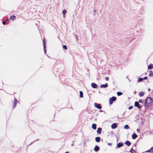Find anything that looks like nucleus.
Here are the masks:
<instances>
[{
    "instance_id": "aec40b11",
    "label": "nucleus",
    "mask_w": 153,
    "mask_h": 153,
    "mask_svg": "<svg viewBox=\"0 0 153 153\" xmlns=\"http://www.w3.org/2000/svg\"><path fill=\"white\" fill-rule=\"evenodd\" d=\"M16 17L14 16H11L10 17V19L13 20H14L16 19Z\"/></svg>"
},
{
    "instance_id": "dca6fc26",
    "label": "nucleus",
    "mask_w": 153,
    "mask_h": 153,
    "mask_svg": "<svg viewBox=\"0 0 153 153\" xmlns=\"http://www.w3.org/2000/svg\"><path fill=\"white\" fill-rule=\"evenodd\" d=\"M97 125L96 124L93 123L92 126V128L93 129L95 130L96 128Z\"/></svg>"
},
{
    "instance_id": "a878e982",
    "label": "nucleus",
    "mask_w": 153,
    "mask_h": 153,
    "mask_svg": "<svg viewBox=\"0 0 153 153\" xmlns=\"http://www.w3.org/2000/svg\"><path fill=\"white\" fill-rule=\"evenodd\" d=\"M63 48L64 49H65L66 50H67V46L66 45H63Z\"/></svg>"
},
{
    "instance_id": "f8f14e48",
    "label": "nucleus",
    "mask_w": 153,
    "mask_h": 153,
    "mask_svg": "<svg viewBox=\"0 0 153 153\" xmlns=\"http://www.w3.org/2000/svg\"><path fill=\"white\" fill-rule=\"evenodd\" d=\"M137 135L135 133L133 134L132 135V138L135 139L137 137Z\"/></svg>"
},
{
    "instance_id": "f3484780",
    "label": "nucleus",
    "mask_w": 153,
    "mask_h": 153,
    "mask_svg": "<svg viewBox=\"0 0 153 153\" xmlns=\"http://www.w3.org/2000/svg\"><path fill=\"white\" fill-rule=\"evenodd\" d=\"M146 152H153V147H152L149 150L146 151Z\"/></svg>"
},
{
    "instance_id": "7ed1b4c3",
    "label": "nucleus",
    "mask_w": 153,
    "mask_h": 153,
    "mask_svg": "<svg viewBox=\"0 0 153 153\" xmlns=\"http://www.w3.org/2000/svg\"><path fill=\"white\" fill-rule=\"evenodd\" d=\"M94 106L96 108L99 109H100L102 108L100 104L95 103L94 104Z\"/></svg>"
},
{
    "instance_id": "393cba45",
    "label": "nucleus",
    "mask_w": 153,
    "mask_h": 153,
    "mask_svg": "<svg viewBox=\"0 0 153 153\" xmlns=\"http://www.w3.org/2000/svg\"><path fill=\"white\" fill-rule=\"evenodd\" d=\"M143 78H140L138 79V82H140L143 80Z\"/></svg>"
},
{
    "instance_id": "ddd939ff",
    "label": "nucleus",
    "mask_w": 153,
    "mask_h": 153,
    "mask_svg": "<svg viewBox=\"0 0 153 153\" xmlns=\"http://www.w3.org/2000/svg\"><path fill=\"white\" fill-rule=\"evenodd\" d=\"M148 68L149 69H152L153 68V65L152 64H150L148 66Z\"/></svg>"
},
{
    "instance_id": "ea45409f",
    "label": "nucleus",
    "mask_w": 153,
    "mask_h": 153,
    "mask_svg": "<svg viewBox=\"0 0 153 153\" xmlns=\"http://www.w3.org/2000/svg\"><path fill=\"white\" fill-rule=\"evenodd\" d=\"M65 153H69V152H68V151H67V152H65Z\"/></svg>"
},
{
    "instance_id": "58836bf2",
    "label": "nucleus",
    "mask_w": 153,
    "mask_h": 153,
    "mask_svg": "<svg viewBox=\"0 0 153 153\" xmlns=\"http://www.w3.org/2000/svg\"><path fill=\"white\" fill-rule=\"evenodd\" d=\"M33 142H32L31 143H30V145H31V144L32 143H33Z\"/></svg>"
},
{
    "instance_id": "a18cd8bd",
    "label": "nucleus",
    "mask_w": 153,
    "mask_h": 153,
    "mask_svg": "<svg viewBox=\"0 0 153 153\" xmlns=\"http://www.w3.org/2000/svg\"><path fill=\"white\" fill-rule=\"evenodd\" d=\"M8 20V19H7V20Z\"/></svg>"
},
{
    "instance_id": "473e14b6",
    "label": "nucleus",
    "mask_w": 153,
    "mask_h": 153,
    "mask_svg": "<svg viewBox=\"0 0 153 153\" xmlns=\"http://www.w3.org/2000/svg\"><path fill=\"white\" fill-rule=\"evenodd\" d=\"M137 132H138L139 133H140V128H137Z\"/></svg>"
},
{
    "instance_id": "6e6552de",
    "label": "nucleus",
    "mask_w": 153,
    "mask_h": 153,
    "mask_svg": "<svg viewBox=\"0 0 153 153\" xmlns=\"http://www.w3.org/2000/svg\"><path fill=\"white\" fill-rule=\"evenodd\" d=\"M91 86L94 88H97V85L94 83H92L91 84Z\"/></svg>"
},
{
    "instance_id": "4c0bfd02",
    "label": "nucleus",
    "mask_w": 153,
    "mask_h": 153,
    "mask_svg": "<svg viewBox=\"0 0 153 153\" xmlns=\"http://www.w3.org/2000/svg\"><path fill=\"white\" fill-rule=\"evenodd\" d=\"M150 90H151L149 88V89H148V91H150Z\"/></svg>"
},
{
    "instance_id": "c85d7f7f",
    "label": "nucleus",
    "mask_w": 153,
    "mask_h": 153,
    "mask_svg": "<svg viewBox=\"0 0 153 153\" xmlns=\"http://www.w3.org/2000/svg\"><path fill=\"white\" fill-rule=\"evenodd\" d=\"M133 108V106H129V107L128 108V109L129 110H130V109H132Z\"/></svg>"
},
{
    "instance_id": "c9c22d12",
    "label": "nucleus",
    "mask_w": 153,
    "mask_h": 153,
    "mask_svg": "<svg viewBox=\"0 0 153 153\" xmlns=\"http://www.w3.org/2000/svg\"><path fill=\"white\" fill-rule=\"evenodd\" d=\"M108 145H110V146H111L112 145V143H108Z\"/></svg>"
},
{
    "instance_id": "a211bd4d",
    "label": "nucleus",
    "mask_w": 153,
    "mask_h": 153,
    "mask_svg": "<svg viewBox=\"0 0 153 153\" xmlns=\"http://www.w3.org/2000/svg\"><path fill=\"white\" fill-rule=\"evenodd\" d=\"M144 94L143 92L142 91L139 93V95L140 97H143L144 95Z\"/></svg>"
},
{
    "instance_id": "6ab92c4d",
    "label": "nucleus",
    "mask_w": 153,
    "mask_h": 153,
    "mask_svg": "<svg viewBox=\"0 0 153 153\" xmlns=\"http://www.w3.org/2000/svg\"><path fill=\"white\" fill-rule=\"evenodd\" d=\"M79 95L80 98H82L83 97V93L82 91H80L79 92Z\"/></svg>"
},
{
    "instance_id": "9b49d317",
    "label": "nucleus",
    "mask_w": 153,
    "mask_h": 153,
    "mask_svg": "<svg viewBox=\"0 0 153 153\" xmlns=\"http://www.w3.org/2000/svg\"><path fill=\"white\" fill-rule=\"evenodd\" d=\"M100 149V148L99 147L97 146H96L94 148V150L95 152H97Z\"/></svg>"
},
{
    "instance_id": "c03bdc74",
    "label": "nucleus",
    "mask_w": 153,
    "mask_h": 153,
    "mask_svg": "<svg viewBox=\"0 0 153 153\" xmlns=\"http://www.w3.org/2000/svg\"><path fill=\"white\" fill-rule=\"evenodd\" d=\"M38 140V139L36 140H35V141H37V140Z\"/></svg>"
},
{
    "instance_id": "bb28decb",
    "label": "nucleus",
    "mask_w": 153,
    "mask_h": 153,
    "mask_svg": "<svg viewBox=\"0 0 153 153\" xmlns=\"http://www.w3.org/2000/svg\"><path fill=\"white\" fill-rule=\"evenodd\" d=\"M16 104H17V102H14L13 103V108H14L16 106Z\"/></svg>"
},
{
    "instance_id": "0eeeda50",
    "label": "nucleus",
    "mask_w": 153,
    "mask_h": 153,
    "mask_svg": "<svg viewBox=\"0 0 153 153\" xmlns=\"http://www.w3.org/2000/svg\"><path fill=\"white\" fill-rule=\"evenodd\" d=\"M117 127V124L115 123L112 124L111 126V128L112 129H115Z\"/></svg>"
},
{
    "instance_id": "423d86ee",
    "label": "nucleus",
    "mask_w": 153,
    "mask_h": 153,
    "mask_svg": "<svg viewBox=\"0 0 153 153\" xmlns=\"http://www.w3.org/2000/svg\"><path fill=\"white\" fill-rule=\"evenodd\" d=\"M108 87V84L107 83H106L105 84L101 85L100 87V88H106Z\"/></svg>"
},
{
    "instance_id": "a19ab883",
    "label": "nucleus",
    "mask_w": 153,
    "mask_h": 153,
    "mask_svg": "<svg viewBox=\"0 0 153 153\" xmlns=\"http://www.w3.org/2000/svg\"><path fill=\"white\" fill-rule=\"evenodd\" d=\"M103 111H102V110H101V111H100V112H103Z\"/></svg>"
},
{
    "instance_id": "9d476101",
    "label": "nucleus",
    "mask_w": 153,
    "mask_h": 153,
    "mask_svg": "<svg viewBox=\"0 0 153 153\" xmlns=\"http://www.w3.org/2000/svg\"><path fill=\"white\" fill-rule=\"evenodd\" d=\"M125 143L128 146H129L131 144V142L128 140L126 141Z\"/></svg>"
},
{
    "instance_id": "2f4dec72",
    "label": "nucleus",
    "mask_w": 153,
    "mask_h": 153,
    "mask_svg": "<svg viewBox=\"0 0 153 153\" xmlns=\"http://www.w3.org/2000/svg\"><path fill=\"white\" fill-rule=\"evenodd\" d=\"M105 80L106 81H108L109 80V78L108 77H106L105 78Z\"/></svg>"
},
{
    "instance_id": "f704fd0d",
    "label": "nucleus",
    "mask_w": 153,
    "mask_h": 153,
    "mask_svg": "<svg viewBox=\"0 0 153 153\" xmlns=\"http://www.w3.org/2000/svg\"><path fill=\"white\" fill-rule=\"evenodd\" d=\"M144 79H147V76L145 77L144 78H143Z\"/></svg>"
},
{
    "instance_id": "2eb2a0df",
    "label": "nucleus",
    "mask_w": 153,
    "mask_h": 153,
    "mask_svg": "<svg viewBox=\"0 0 153 153\" xmlns=\"http://www.w3.org/2000/svg\"><path fill=\"white\" fill-rule=\"evenodd\" d=\"M95 140L97 142H99L100 141V137H97L95 138Z\"/></svg>"
},
{
    "instance_id": "4468645a",
    "label": "nucleus",
    "mask_w": 153,
    "mask_h": 153,
    "mask_svg": "<svg viewBox=\"0 0 153 153\" xmlns=\"http://www.w3.org/2000/svg\"><path fill=\"white\" fill-rule=\"evenodd\" d=\"M102 131V128H98L97 130V132L98 134H100Z\"/></svg>"
},
{
    "instance_id": "4be33fe9",
    "label": "nucleus",
    "mask_w": 153,
    "mask_h": 153,
    "mask_svg": "<svg viewBox=\"0 0 153 153\" xmlns=\"http://www.w3.org/2000/svg\"><path fill=\"white\" fill-rule=\"evenodd\" d=\"M124 128L126 129H128L129 128V127L128 125H125L124 126Z\"/></svg>"
},
{
    "instance_id": "7c9ffc66",
    "label": "nucleus",
    "mask_w": 153,
    "mask_h": 153,
    "mask_svg": "<svg viewBox=\"0 0 153 153\" xmlns=\"http://www.w3.org/2000/svg\"><path fill=\"white\" fill-rule=\"evenodd\" d=\"M14 102H17V100L16 98H15Z\"/></svg>"
},
{
    "instance_id": "e433bc0d",
    "label": "nucleus",
    "mask_w": 153,
    "mask_h": 153,
    "mask_svg": "<svg viewBox=\"0 0 153 153\" xmlns=\"http://www.w3.org/2000/svg\"><path fill=\"white\" fill-rule=\"evenodd\" d=\"M71 146H74V144L73 143L71 144Z\"/></svg>"
},
{
    "instance_id": "cd10ccee",
    "label": "nucleus",
    "mask_w": 153,
    "mask_h": 153,
    "mask_svg": "<svg viewBox=\"0 0 153 153\" xmlns=\"http://www.w3.org/2000/svg\"><path fill=\"white\" fill-rule=\"evenodd\" d=\"M66 11L65 10H64L62 11V13L63 14H65L66 13Z\"/></svg>"
},
{
    "instance_id": "20e7f679",
    "label": "nucleus",
    "mask_w": 153,
    "mask_h": 153,
    "mask_svg": "<svg viewBox=\"0 0 153 153\" xmlns=\"http://www.w3.org/2000/svg\"><path fill=\"white\" fill-rule=\"evenodd\" d=\"M134 105L135 107H137L139 109H140L142 107L140 105L139 102H135Z\"/></svg>"
},
{
    "instance_id": "1a4fd4ad",
    "label": "nucleus",
    "mask_w": 153,
    "mask_h": 153,
    "mask_svg": "<svg viewBox=\"0 0 153 153\" xmlns=\"http://www.w3.org/2000/svg\"><path fill=\"white\" fill-rule=\"evenodd\" d=\"M123 145V143L122 142H120L118 144H117V146L118 148H120L122 147Z\"/></svg>"
},
{
    "instance_id": "39448f33",
    "label": "nucleus",
    "mask_w": 153,
    "mask_h": 153,
    "mask_svg": "<svg viewBox=\"0 0 153 153\" xmlns=\"http://www.w3.org/2000/svg\"><path fill=\"white\" fill-rule=\"evenodd\" d=\"M43 47L44 48V51L45 53H46V43H45V40L44 39L43 40Z\"/></svg>"
},
{
    "instance_id": "79ce46f5",
    "label": "nucleus",
    "mask_w": 153,
    "mask_h": 153,
    "mask_svg": "<svg viewBox=\"0 0 153 153\" xmlns=\"http://www.w3.org/2000/svg\"><path fill=\"white\" fill-rule=\"evenodd\" d=\"M128 79L129 82L131 81L128 78Z\"/></svg>"
},
{
    "instance_id": "37998d69",
    "label": "nucleus",
    "mask_w": 153,
    "mask_h": 153,
    "mask_svg": "<svg viewBox=\"0 0 153 153\" xmlns=\"http://www.w3.org/2000/svg\"><path fill=\"white\" fill-rule=\"evenodd\" d=\"M94 12H95V10H94Z\"/></svg>"
},
{
    "instance_id": "5701e85b",
    "label": "nucleus",
    "mask_w": 153,
    "mask_h": 153,
    "mask_svg": "<svg viewBox=\"0 0 153 153\" xmlns=\"http://www.w3.org/2000/svg\"><path fill=\"white\" fill-rule=\"evenodd\" d=\"M131 153H136L135 151L132 148L130 151Z\"/></svg>"
},
{
    "instance_id": "c756f323",
    "label": "nucleus",
    "mask_w": 153,
    "mask_h": 153,
    "mask_svg": "<svg viewBox=\"0 0 153 153\" xmlns=\"http://www.w3.org/2000/svg\"><path fill=\"white\" fill-rule=\"evenodd\" d=\"M139 102L140 103H143V101L142 100H139Z\"/></svg>"
},
{
    "instance_id": "72a5a7b5",
    "label": "nucleus",
    "mask_w": 153,
    "mask_h": 153,
    "mask_svg": "<svg viewBox=\"0 0 153 153\" xmlns=\"http://www.w3.org/2000/svg\"><path fill=\"white\" fill-rule=\"evenodd\" d=\"M2 24L4 25H5L6 24V22L5 21H4L2 22Z\"/></svg>"
},
{
    "instance_id": "b1692460",
    "label": "nucleus",
    "mask_w": 153,
    "mask_h": 153,
    "mask_svg": "<svg viewBox=\"0 0 153 153\" xmlns=\"http://www.w3.org/2000/svg\"><path fill=\"white\" fill-rule=\"evenodd\" d=\"M117 94L118 96H120L122 95L123 93L121 92H117Z\"/></svg>"
},
{
    "instance_id": "f03ea898",
    "label": "nucleus",
    "mask_w": 153,
    "mask_h": 153,
    "mask_svg": "<svg viewBox=\"0 0 153 153\" xmlns=\"http://www.w3.org/2000/svg\"><path fill=\"white\" fill-rule=\"evenodd\" d=\"M116 100V98L115 97H113L109 99V103L110 105L112 104L113 102L115 101Z\"/></svg>"
},
{
    "instance_id": "f257e3e1",
    "label": "nucleus",
    "mask_w": 153,
    "mask_h": 153,
    "mask_svg": "<svg viewBox=\"0 0 153 153\" xmlns=\"http://www.w3.org/2000/svg\"><path fill=\"white\" fill-rule=\"evenodd\" d=\"M153 99L151 97H149L146 100L145 102V105H149L153 101Z\"/></svg>"
},
{
    "instance_id": "412c9836",
    "label": "nucleus",
    "mask_w": 153,
    "mask_h": 153,
    "mask_svg": "<svg viewBox=\"0 0 153 153\" xmlns=\"http://www.w3.org/2000/svg\"><path fill=\"white\" fill-rule=\"evenodd\" d=\"M149 76L151 77L153 76V72L152 71H150Z\"/></svg>"
}]
</instances>
